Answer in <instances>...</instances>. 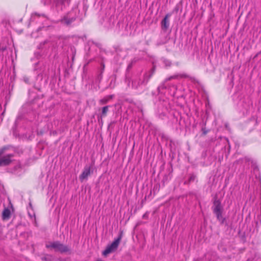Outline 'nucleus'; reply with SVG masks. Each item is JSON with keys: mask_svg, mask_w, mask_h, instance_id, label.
Returning <instances> with one entry per match:
<instances>
[{"mask_svg": "<svg viewBox=\"0 0 261 261\" xmlns=\"http://www.w3.org/2000/svg\"><path fill=\"white\" fill-rule=\"evenodd\" d=\"M123 232L121 231L118 238L115 239L110 245L107 247L106 249L103 251L102 254L104 256H107L108 254L116 250L120 244Z\"/></svg>", "mask_w": 261, "mask_h": 261, "instance_id": "obj_1", "label": "nucleus"}, {"mask_svg": "<svg viewBox=\"0 0 261 261\" xmlns=\"http://www.w3.org/2000/svg\"><path fill=\"white\" fill-rule=\"evenodd\" d=\"M46 247L49 249L54 250L55 251L66 252L69 251L67 246L63 245L58 241L50 242L46 244Z\"/></svg>", "mask_w": 261, "mask_h": 261, "instance_id": "obj_2", "label": "nucleus"}, {"mask_svg": "<svg viewBox=\"0 0 261 261\" xmlns=\"http://www.w3.org/2000/svg\"><path fill=\"white\" fill-rule=\"evenodd\" d=\"M14 156L13 154H9L0 158V167L7 166L12 162V158Z\"/></svg>", "mask_w": 261, "mask_h": 261, "instance_id": "obj_3", "label": "nucleus"}, {"mask_svg": "<svg viewBox=\"0 0 261 261\" xmlns=\"http://www.w3.org/2000/svg\"><path fill=\"white\" fill-rule=\"evenodd\" d=\"M91 174V167L88 166H86L84 167L82 173L79 176V179L81 182H83L85 180H87L88 177Z\"/></svg>", "mask_w": 261, "mask_h": 261, "instance_id": "obj_4", "label": "nucleus"}, {"mask_svg": "<svg viewBox=\"0 0 261 261\" xmlns=\"http://www.w3.org/2000/svg\"><path fill=\"white\" fill-rule=\"evenodd\" d=\"M171 16L170 14H167L161 22L162 29L166 31L169 27V18Z\"/></svg>", "mask_w": 261, "mask_h": 261, "instance_id": "obj_5", "label": "nucleus"}, {"mask_svg": "<svg viewBox=\"0 0 261 261\" xmlns=\"http://www.w3.org/2000/svg\"><path fill=\"white\" fill-rule=\"evenodd\" d=\"M114 97L113 95H107L103 98L100 99L98 102L100 105H103L107 103Z\"/></svg>", "mask_w": 261, "mask_h": 261, "instance_id": "obj_6", "label": "nucleus"}, {"mask_svg": "<svg viewBox=\"0 0 261 261\" xmlns=\"http://www.w3.org/2000/svg\"><path fill=\"white\" fill-rule=\"evenodd\" d=\"M214 204V208L213 209V212L214 213L222 212L221 203L219 200L215 201Z\"/></svg>", "mask_w": 261, "mask_h": 261, "instance_id": "obj_7", "label": "nucleus"}, {"mask_svg": "<svg viewBox=\"0 0 261 261\" xmlns=\"http://www.w3.org/2000/svg\"><path fill=\"white\" fill-rule=\"evenodd\" d=\"M10 217V211L8 208H5L3 212V219H8Z\"/></svg>", "mask_w": 261, "mask_h": 261, "instance_id": "obj_8", "label": "nucleus"}, {"mask_svg": "<svg viewBox=\"0 0 261 261\" xmlns=\"http://www.w3.org/2000/svg\"><path fill=\"white\" fill-rule=\"evenodd\" d=\"M109 106L103 107L102 108L101 116L105 117L107 116V113L109 111Z\"/></svg>", "mask_w": 261, "mask_h": 261, "instance_id": "obj_9", "label": "nucleus"}, {"mask_svg": "<svg viewBox=\"0 0 261 261\" xmlns=\"http://www.w3.org/2000/svg\"><path fill=\"white\" fill-rule=\"evenodd\" d=\"M51 256L49 255H45L44 257H42V259L44 261H51Z\"/></svg>", "mask_w": 261, "mask_h": 261, "instance_id": "obj_10", "label": "nucleus"}, {"mask_svg": "<svg viewBox=\"0 0 261 261\" xmlns=\"http://www.w3.org/2000/svg\"><path fill=\"white\" fill-rule=\"evenodd\" d=\"M217 216V219L220 220L222 218V212L215 213Z\"/></svg>", "mask_w": 261, "mask_h": 261, "instance_id": "obj_11", "label": "nucleus"}, {"mask_svg": "<svg viewBox=\"0 0 261 261\" xmlns=\"http://www.w3.org/2000/svg\"><path fill=\"white\" fill-rule=\"evenodd\" d=\"M64 22L67 24H70L72 21H73V20H68L66 18H64Z\"/></svg>", "mask_w": 261, "mask_h": 261, "instance_id": "obj_12", "label": "nucleus"}, {"mask_svg": "<svg viewBox=\"0 0 261 261\" xmlns=\"http://www.w3.org/2000/svg\"><path fill=\"white\" fill-rule=\"evenodd\" d=\"M178 77V76L177 75H173V76H171L169 77H168L167 79V81H170L172 79H176Z\"/></svg>", "mask_w": 261, "mask_h": 261, "instance_id": "obj_13", "label": "nucleus"}, {"mask_svg": "<svg viewBox=\"0 0 261 261\" xmlns=\"http://www.w3.org/2000/svg\"><path fill=\"white\" fill-rule=\"evenodd\" d=\"M5 149H6L5 147H4L1 149V150H0V154L1 155L4 152Z\"/></svg>", "mask_w": 261, "mask_h": 261, "instance_id": "obj_14", "label": "nucleus"}, {"mask_svg": "<svg viewBox=\"0 0 261 261\" xmlns=\"http://www.w3.org/2000/svg\"><path fill=\"white\" fill-rule=\"evenodd\" d=\"M194 177L191 176V177H190L189 180H190V181H192V180H194Z\"/></svg>", "mask_w": 261, "mask_h": 261, "instance_id": "obj_15", "label": "nucleus"}, {"mask_svg": "<svg viewBox=\"0 0 261 261\" xmlns=\"http://www.w3.org/2000/svg\"><path fill=\"white\" fill-rule=\"evenodd\" d=\"M101 66H102V69H104V68H105V66L104 63H102L101 64Z\"/></svg>", "mask_w": 261, "mask_h": 261, "instance_id": "obj_16", "label": "nucleus"}]
</instances>
